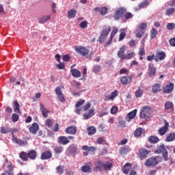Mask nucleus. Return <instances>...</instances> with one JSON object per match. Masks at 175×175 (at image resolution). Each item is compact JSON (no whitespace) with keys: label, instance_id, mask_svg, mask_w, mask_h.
<instances>
[{"label":"nucleus","instance_id":"f257e3e1","mask_svg":"<svg viewBox=\"0 0 175 175\" xmlns=\"http://www.w3.org/2000/svg\"><path fill=\"white\" fill-rule=\"evenodd\" d=\"M112 168L113 161H111L103 162L102 160H98L94 162V172H109Z\"/></svg>","mask_w":175,"mask_h":175},{"label":"nucleus","instance_id":"f03ea898","mask_svg":"<svg viewBox=\"0 0 175 175\" xmlns=\"http://www.w3.org/2000/svg\"><path fill=\"white\" fill-rule=\"evenodd\" d=\"M111 31V27L110 25H105L103 27V29L100 31V36L98 38V42L100 43H103L107 36H109V33Z\"/></svg>","mask_w":175,"mask_h":175},{"label":"nucleus","instance_id":"7ed1b4c3","mask_svg":"<svg viewBox=\"0 0 175 175\" xmlns=\"http://www.w3.org/2000/svg\"><path fill=\"white\" fill-rule=\"evenodd\" d=\"M154 154H162V157L165 162L169 161V153L167 152V150L165 147V144H162L159 146L157 148L154 150Z\"/></svg>","mask_w":175,"mask_h":175},{"label":"nucleus","instance_id":"20e7f679","mask_svg":"<svg viewBox=\"0 0 175 175\" xmlns=\"http://www.w3.org/2000/svg\"><path fill=\"white\" fill-rule=\"evenodd\" d=\"M146 29L147 23H141L139 27H138L136 31H135L136 38H137L138 39H142V38H143V36H144V33H146Z\"/></svg>","mask_w":175,"mask_h":175},{"label":"nucleus","instance_id":"39448f33","mask_svg":"<svg viewBox=\"0 0 175 175\" xmlns=\"http://www.w3.org/2000/svg\"><path fill=\"white\" fill-rule=\"evenodd\" d=\"M126 13V8L125 7H120L118 8L114 14H113V19L116 21H120L122 18L124 17V15Z\"/></svg>","mask_w":175,"mask_h":175},{"label":"nucleus","instance_id":"423d86ee","mask_svg":"<svg viewBox=\"0 0 175 175\" xmlns=\"http://www.w3.org/2000/svg\"><path fill=\"white\" fill-rule=\"evenodd\" d=\"M159 157H149L144 163L146 167H154L159 163Z\"/></svg>","mask_w":175,"mask_h":175},{"label":"nucleus","instance_id":"0eeeda50","mask_svg":"<svg viewBox=\"0 0 175 175\" xmlns=\"http://www.w3.org/2000/svg\"><path fill=\"white\" fill-rule=\"evenodd\" d=\"M75 51L82 57H85L86 55H88V54H90V50L88 49L87 47L84 46H76Z\"/></svg>","mask_w":175,"mask_h":175},{"label":"nucleus","instance_id":"6e6552de","mask_svg":"<svg viewBox=\"0 0 175 175\" xmlns=\"http://www.w3.org/2000/svg\"><path fill=\"white\" fill-rule=\"evenodd\" d=\"M151 110V107L150 106H144L140 111L139 117L140 118L144 119V118H148V111Z\"/></svg>","mask_w":175,"mask_h":175},{"label":"nucleus","instance_id":"1a4fd4ad","mask_svg":"<svg viewBox=\"0 0 175 175\" xmlns=\"http://www.w3.org/2000/svg\"><path fill=\"white\" fill-rule=\"evenodd\" d=\"M166 58V53L165 51H158L155 54L154 61L158 62L159 61H163Z\"/></svg>","mask_w":175,"mask_h":175},{"label":"nucleus","instance_id":"9d476101","mask_svg":"<svg viewBox=\"0 0 175 175\" xmlns=\"http://www.w3.org/2000/svg\"><path fill=\"white\" fill-rule=\"evenodd\" d=\"M150 152H151L150 150L142 148L141 149L139 150V159H141V161H143L144 158H147V155H148Z\"/></svg>","mask_w":175,"mask_h":175},{"label":"nucleus","instance_id":"9b49d317","mask_svg":"<svg viewBox=\"0 0 175 175\" xmlns=\"http://www.w3.org/2000/svg\"><path fill=\"white\" fill-rule=\"evenodd\" d=\"M126 51V46L125 45L121 46L117 53L118 58H120V59H125V56L126 55V54H125Z\"/></svg>","mask_w":175,"mask_h":175},{"label":"nucleus","instance_id":"f8f14e48","mask_svg":"<svg viewBox=\"0 0 175 175\" xmlns=\"http://www.w3.org/2000/svg\"><path fill=\"white\" fill-rule=\"evenodd\" d=\"M68 151L71 155H77L79 154V148H77V145L72 144L69 146Z\"/></svg>","mask_w":175,"mask_h":175},{"label":"nucleus","instance_id":"ddd939ff","mask_svg":"<svg viewBox=\"0 0 175 175\" xmlns=\"http://www.w3.org/2000/svg\"><path fill=\"white\" fill-rule=\"evenodd\" d=\"M165 125L159 129V134L160 136H163L167 131L169 130V122H166V120L164 121Z\"/></svg>","mask_w":175,"mask_h":175},{"label":"nucleus","instance_id":"4468645a","mask_svg":"<svg viewBox=\"0 0 175 175\" xmlns=\"http://www.w3.org/2000/svg\"><path fill=\"white\" fill-rule=\"evenodd\" d=\"M174 88V83H170V84L163 88V92L164 94H170V92H173Z\"/></svg>","mask_w":175,"mask_h":175},{"label":"nucleus","instance_id":"2eb2a0df","mask_svg":"<svg viewBox=\"0 0 175 175\" xmlns=\"http://www.w3.org/2000/svg\"><path fill=\"white\" fill-rule=\"evenodd\" d=\"M165 111H173L174 110V104L172 101H166L164 104Z\"/></svg>","mask_w":175,"mask_h":175},{"label":"nucleus","instance_id":"dca6fc26","mask_svg":"<svg viewBox=\"0 0 175 175\" xmlns=\"http://www.w3.org/2000/svg\"><path fill=\"white\" fill-rule=\"evenodd\" d=\"M51 157H53L51 151L46 150L42 153L40 159H42V161H46V159H51Z\"/></svg>","mask_w":175,"mask_h":175},{"label":"nucleus","instance_id":"f3484780","mask_svg":"<svg viewBox=\"0 0 175 175\" xmlns=\"http://www.w3.org/2000/svg\"><path fill=\"white\" fill-rule=\"evenodd\" d=\"M120 83L122 85H126V84L132 83V77L129 75L124 76L120 79Z\"/></svg>","mask_w":175,"mask_h":175},{"label":"nucleus","instance_id":"a211bd4d","mask_svg":"<svg viewBox=\"0 0 175 175\" xmlns=\"http://www.w3.org/2000/svg\"><path fill=\"white\" fill-rule=\"evenodd\" d=\"M70 142V141L68 139V137L60 136L57 138V143L62 146H66Z\"/></svg>","mask_w":175,"mask_h":175},{"label":"nucleus","instance_id":"6ab92c4d","mask_svg":"<svg viewBox=\"0 0 175 175\" xmlns=\"http://www.w3.org/2000/svg\"><path fill=\"white\" fill-rule=\"evenodd\" d=\"M29 131L30 133L33 135H36L38 133V131H39V124L38 123L34 122L31 124V126L29 128Z\"/></svg>","mask_w":175,"mask_h":175},{"label":"nucleus","instance_id":"aec40b11","mask_svg":"<svg viewBox=\"0 0 175 175\" xmlns=\"http://www.w3.org/2000/svg\"><path fill=\"white\" fill-rule=\"evenodd\" d=\"M137 113V109H134L133 111L129 113L126 116V121H127V122H131V121H132V120L136 117Z\"/></svg>","mask_w":175,"mask_h":175},{"label":"nucleus","instance_id":"412c9836","mask_svg":"<svg viewBox=\"0 0 175 175\" xmlns=\"http://www.w3.org/2000/svg\"><path fill=\"white\" fill-rule=\"evenodd\" d=\"M148 72L150 77L155 76L157 75V67H154V64H150L148 65Z\"/></svg>","mask_w":175,"mask_h":175},{"label":"nucleus","instance_id":"4be33fe9","mask_svg":"<svg viewBox=\"0 0 175 175\" xmlns=\"http://www.w3.org/2000/svg\"><path fill=\"white\" fill-rule=\"evenodd\" d=\"M0 132L1 133H3V135H5L6 133H9V132L10 133H12V136H14V132H16V129H8V128L5 127V126H1L0 128Z\"/></svg>","mask_w":175,"mask_h":175},{"label":"nucleus","instance_id":"5701e85b","mask_svg":"<svg viewBox=\"0 0 175 175\" xmlns=\"http://www.w3.org/2000/svg\"><path fill=\"white\" fill-rule=\"evenodd\" d=\"M152 91L154 94H158L162 91V86L159 83H154L152 86Z\"/></svg>","mask_w":175,"mask_h":175},{"label":"nucleus","instance_id":"b1692460","mask_svg":"<svg viewBox=\"0 0 175 175\" xmlns=\"http://www.w3.org/2000/svg\"><path fill=\"white\" fill-rule=\"evenodd\" d=\"M40 107L42 114V117H44V118H47V117H49V113H50V111L44 108V105H43L42 103L40 104Z\"/></svg>","mask_w":175,"mask_h":175},{"label":"nucleus","instance_id":"393cba45","mask_svg":"<svg viewBox=\"0 0 175 175\" xmlns=\"http://www.w3.org/2000/svg\"><path fill=\"white\" fill-rule=\"evenodd\" d=\"M51 18V15H46L44 16H41L38 18V23L40 24H44V23H47L49 20Z\"/></svg>","mask_w":175,"mask_h":175},{"label":"nucleus","instance_id":"a878e982","mask_svg":"<svg viewBox=\"0 0 175 175\" xmlns=\"http://www.w3.org/2000/svg\"><path fill=\"white\" fill-rule=\"evenodd\" d=\"M66 133H68V135H76V133L77 132V129L76 126H69L67 129H66Z\"/></svg>","mask_w":175,"mask_h":175},{"label":"nucleus","instance_id":"bb28decb","mask_svg":"<svg viewBox=\"0 0 175 175\" xmlns=\"http://www.w3.org/2000/svg\"><path fill=\"white\" fill-rule=\"evenodd\" d=\"M95 116V110L94 109H90L89 110L88 113H85L83 115V120H88Z\"/></svg>","mask_w":175,"mask_h":175},{"label":"nucleus","instance_id":"cd10ccee","mask_svg":"<svg viewBox=\"0 0 175 175\" xmlns=\"http://www.w3.org/2000/svg\"><path fill=\"white\" fill-rule=\"evenodd\" d=\"M27 154L29 159H31L32 161L36 159V157H38V153L36 152V150H29Z\"/></svg>","mask_w":175,"mask_h":175},{"label":"nucleus","instance_id":"c85d7f7f","mask_svg":"<svg viewBox=\"0 0 175 175\" xmlns=\"http://www.w3.org/2000/svg\"><path fill=\"white\" fill-rule=\"evenodd\" d=\"M70 73L73 77H75L76 79H79V77H81V72H80V70L77 69H72L70 70Z\"/></svg>","mask_w":175,"mask_h":175},{"label":"nucleus","instance_id":"c756f323","mask_svg":"<svg viewBox=\"0 0 175 175\" xmlns=\"http://www.w3.org/2000/svg\"><path fill=\"white\" fill-rule=\"evenodd\" d=\"M175 140V133L174 132H171L169 134H167L165 142H174Z\"/></svg>","mask_w":175,"mask_h":175},{"label":"nucleus","instance_id":"7c9ffc66","mask_svg":"<svg viewBox=\"0 0 175 175\" xmlns=\"http://www.w3.org/2000/svg\"><path fill=\"white\" fill-rule=\"evenodd\" d=\"M14 105V111L15 113H18V114H21V111L20 110V104H18V102L17 100L13 101Z\"/></svg>","mask_w":175,"mask_h":175},{"label":"nucleus","instance_id":"2f4dec72","mask_svg":"<svg viewBox=\"0 0 175 175\" xmlns=\"http://www.w3.org/2000/svg\"><path fill=\"white\" fill-rule=\"evenodd\" d=\"M88 135L89 136H92L96 133V129L94 126H90L87 128Z\"/></svg>","mask_w":175,"mask_h":175},{"label":"nucleus","instance_id":"473e14b6","mask_svg":"<svg viewBox=\"0 0 175 175\" xmlns=\"http://www.w3.org/2000/svg\"><path fill=\"white\" fill-rule=\"evenodd\" d=\"M148 141L151 144H156V143H158V142H159V138L157 136L152 135L148 137Z\"/></svg>","mask_w":175,"mask_h":175},{"label":"nucleus","instance_id":"72a5a7b5","mask_svg":"<svg viewBox=\"0 0 175 175\" xmlns=\"http://www.w3.org/2000/svg\"><path fill=\"white\" fill-rule=\"evenodd\" d=\"M130 151L131 149H129V146L122 147L120 150V155H126V154H128V152Z\"/></svg>","mask_w":175,"mask_h":175},{"label":"nucleus","instance_id":"f704fd0d","mask_svg":"<svg viewBox=\"0 0 175 175\" xmlns=\"http://www.w3.org/2000/svg\"><path fill=\"white\" fill-rule=\"evenodd\" d=\"M77 11L75 9H72L68 12V18H75L76 17V14Z\"/></svg>","mask_w":175,"mask_h":175},{"label":"nucleus","instance_id":"c9c22d12","mask_svg":"<svg viewBox=\"0 0 175 175\" xmlns=\"http://www.w3.org/2000/svg\"><path fill=\"white\" fill-rule=\"evenodd\" d=\"M8 170L5 171V173L8 175H14V167H13V164L10 163L8 166Z\"/></svg>","mask_w":175,"mask_h":175},{"label":"nucleus","instance_id":"e433bc0d","mask_svg":"<svg viewBox=\"0 0 175 175\" xmlns=\"http://www.w3.org/2000/svg\"><path fill=\"white\" fill-rule=\"evenodd\" d=\"M144 130L142 127L137 128L134 132L135 137H140L141 135H143Z\"/></svg>","mask_w":175,"mask_h":175},{"label":"nucleus","instance_id":"4c0bfd02","mask_svg":"<svg viewBox=\"0 0 175 175\" xmlns=\"http://www.w3.org/2000/svg\"><path fill=\"white\" fill-rule=\"evenodd\" d=\"M19 158H21L22 161H28V158H29L28 153L25 152H21V153L19 154Z\"/></svg>","mask_w":175,"mask_h":175},{"label":"nucleus","instance_id":"58836bf2","mask_svg":"<svg viewBox=\"0 0 175 175\" xmlns=\"http://www.w3.org/2000/svg\"><path fill=\"white\" fill-rule=\"evenodd\" d=\"M82 150H83L85 151H92V152H94V151H95V150H96V148L95 146L89 147L88 146L85 145V146H82Z\"/></svg>","mask_w":175,"mask_h":175},{"label":"nucleus","instance_id":"ea45409f","mask_svg":"<svg viewBox=\"0 0 175 175\" xmlns=\"http://www.w3.org/2000/svg\"><path fill=\"white\" fill-rule=\"evenodd\" d=\"M81 170L83 173H91V167L89 165H83L81 167Z\"/></svg>","mask_w":175,"mask_h":175},{"label":"nucleus","instance_id":"a19ab883","mask_svg":"<svg viewBox=\"0 0 175 175\" xmlns=\"http://www.w3.org/2000/svg\"><path fill=\"white\" fill-rule=\"evenodd\" d=\"M131 166H132V164H131V163H126L124 166V170H123V173L124 174H128V173H129V171L131 170V169L129 168H126V167H131Z\"/></svg>","mask_w":175,"mask_h":175},{"label":"nucleus","instance_id":"79ce46f5","mask_svg":"<svg viewBox=\"0 0 175 175\" xmlns=\"http://www.w3.org/2000/svg\"><path fill=\"white\" fill-rule=\"evenodd\" d=\"M157 35H158V31H157L156 28H152L150 31V39H155Z\"/></svg>","mask_w":175,"mask_h":175},{"label":"nucleus","instance_id":"37998d69","mask_svg":"<svg viewBox=\"0 0 175 175\" xmlns=\"http://www.w3.org/2000/svg\"><path fill=\"white\" fill-rule=\"evenodd\" d=\"M135 97L136 98H142L143 96V90L139 88L135 93Z\"/></svg>","mask_w":175,"mask_h":175},{"label":"nucleus","instance_id":"c03bdc74","mask_svg":"<svg viewBox=\"0 0 175 175\" xmlns=\"http://www.w3.org/2000/svg\"><path fill=\"white\" fill-rule=\"evenodd\" d=\"M55 154H61L64 151V146H55L54 148Z\"/></svg>","mask_w":175,"mask_h":175},{"label":"nucleus","instance_id":"a18cd8bd","mask_svg":"<svg viewBox=\"0 0 175 175\" xmlns=\"http://www.w3.org/2000/svg\"><path fill=\"white\" fill-rule=\"evenodd\" d=\"M14 141L16 144H18V146H25L27 144V142H24L20 139H17L16 137H14Z\"/></svg>","mask_w":175,"mask_h":175},{"label":"nucleus","instance_id":"49530a36","mask_svg":"<svg viewBox=\"0 0 175 175\" xmlns=\"http://www.w3.org/2000/svg\"><path fill=\"white\" fill-rule=\"evenodd\" d=\"M136 55V53L135 52H130L126 54V56L124 57V59H131V58H133Z\"/></svg>","mask_w":175,"mask_h":175},{"label":"nucleus","instance_id":"de8ad7c7","mask_svg":"<svg viewBox=\"0 0 175 175\" xmlns=\"http://www.w3.org/2000/svg\"><path fill=\"white\" fill-rule=\"evenodd\" d=\"M64 165H59L56 167L57 173H59V174H64Z\"/></svg>","mask_w":175,"mask_h":175},{"label":"nucleus","instance_id":"09e8293b","mask_svg":"<svg viewBox=\"0 0 175 175\" xmlns=\"http://www.w3.org/2000/svg\"><path fill=\"white\" fill-rule=\"evenodd\" d=\"M118 96V92L117 90H115L111 93V96L109 97V99L110 100H113L114 98H116V96Z\"/></svg>","mask_w":175,"mask_h":175},{"label":"nucleus","instance_id":"8fccbe9b","mask_svg":"<svg viewBox=\"0 0 175 175\" xmlns=\"http://www.w3.org/2000/svg\"><path fill=\"white\" fill-rule=\"evenodd\" d=\"M175 12V8H170L166 10V15L167 16H170L171 14H173Z\"/></svg>","mask_w":175,"mask_h":175},{"label":"nucleus","instance_id":"3c124183","mask_svg":"<svg viewBox=\"0 0 175 175\" xmlns=\"http://www.w3.org/2000/svg\"><path fill=\"white\" fill-rule=\"evenodd\" d=\"M12 122H17V121L20 120V116H18L17 113H12Z\"/></svg>","mask_w":175,"mask_h":175},{"label":"nucleus","instance_id":"603ef678","mask_svg":"<svg viewBox=\"0 0 175 175\" xmlns=\"http://www.w3.org/2000/svg\"><path fill=\"white\" fill-rule=\"evenodd\" d=\"M92 72H94V73H99L100 72V66L99 65L94 66Z\"/></svg>","mask_w":175,"mask_h":175},{"label":"nucleus","instance_id":"864d4df0","mask_svg":"<svg viewBox=\"0 0 175 175\" xmlns=\"http://www.w3.org/2000/svg\"><path fill=\"white\" fill-rule=\"evenodd\" d=\"M126 126V123L124 120H120L118 123V128H125Z\"/></svg>","mask_w":175,"mask_h":175},{"label":"nucleus","instance_id":"5fc2aeb1","mask_svg":"<svg viewBox=\"0 0 175 175\" xmlns=\"http://www.w3.org/2000/svg\"><path fill=\"white\" fill-rule=\"evenodd\" d=\"M124 17L125 20H129V19L132 18V17H133V14H132V13H131V12H125Z\"/></svg>","mask_w":175,"mask_h":175},{"label":"nucleus","instance_id":"6e6d98bb","mask_svg":"<svg viewBox=\"0 0 175 175\" xmlns=\"http://www.w3.org/2000/svg\"><path fill=\"white\" fill-rule=\"evenodd\" d=\"M107 8L102 7L100 11V14H101V16H105V14H107Z\"/></svg>","mask_w":175,"mask_h":175},{"label":"nucleus","instance_id":"4d7b16f0","mask_svg":"<svg viewBox=\"0 0 175 175\" xmlns=\"http://www.w3.org/2000/svg\"><path fill=\"white\" fill-rule=\"evenodd\" d=\"M84 103H85V100H79V101L75 104V107H76V108L81 107V106H83V105H84Z\"/></svg>","mask_w":175,"mask_h":175},{"label":"nucleus","instance_id":"13d9d810","mask_svg":"<svg viewBox=\"0 0 175 175\" xmlns=\"http://www.w3.org/2000/svg\"><path fill=\"white\" fill-rule=\"evenodd\" d=\"M62 60L64 62H69V61H70V56H69V55H64L62 57Z\"/></svg>","mask_w":175,"mask_h":175},{"label":"nucleus","instance_id":"bf43d9fd","mask_svg":"<svg viewBox=\"0 0 175 175\" xmlns=\"http://www.w3.org/2000/svg\"><path fill=\"white\" fill-rule=\"evenodd\" d=\"M118 32V29H113L111 31V36H110L111 39H113V38H114V36H116V35H117Z\"/></svg>","mask_w":175,"mask_h":175},{"label":"nucleus","instance_id":"052dcab7","mask_svg":"<svg viewBox=\"0 0 175 175\" xmlns=\"http://www.w3.org/2000/svg\"><path fill=\"white\" fill-rule=\"evenodd\" d=\"M175 28V24L174 23H168L167 25V29H169V31H172L173 29H174Z\"/></svg>","mask_w":175,"mask_h":175},{"label":"nucleus","instance_id":"680f3d73","mask_svg":"<svg viewBox=\"0 0 175 175\" xmlns=\"http://www.w3.org/2000/svg\"><path fill=\"white\" fill-rule=\"evenodd\" d=\"M88 25V23L85 21H83L80 23L79 27H81V28L85 29V28H87Z\"/></svg>","mask_w":175,"mask_h":175},{"label":"nucleus","instance_id":"e2e57ef3","mask_svg":"<svg viewBox=\"0 0 175 175\" xmlns=\"http://www.w3.org/2000/svg\"><path fill=\"white\" fill-rule=\"evenodd\" d=\"M103 143H105V137H101L96 139L97 144H103Z\"/></svg>","mask_w":175,"mask_h":175},{"label":"nucleus","instance_id":"0e129e2a","mask_svg":"<svg viewBox=\"0 0 175 175\" xmlns=\"http://www.w3.org/2000/svg\"><path fill=\"white\" fill-rule=\"evenodd\" d=\"M117 111H118V107L117 106H113L111 109V114H116Z\"/></svg>","mask_w":175,"mask_h":175},{"label":"nucleus","instance_id":"69168bd1","mask_svg":"<svg viewBox=\"0 0 175 175\" xmlns=\"http://www.w3.org/2000/svg\"><path fill=\"white\" fill-rule=\"evenodd\" d=\"M55 91L57 96L62 94V90L61 89V87H57Z\"/></svg>","mask_w":175,"mask_h":175},{"label":"nucleus","instance_id":"338daca9","mask_svg":"<svg viewBox=\"0 0 175 175\" xmlns=\"http://www.w3.org/2000/svg\"><path fill=\"white\" fill-rule=\"evenodd\" d=\"M45 125H46V126L49 128H51V126L53 125V121H51L50 119L46 120L45 122Z\"/></svg>","mask_w":175,"mask_h":175},{"label":"nucleus","instance_id":"774afa93","mask_svg":"<svg viewBox=\"0 0 175 175\" xmlns=\"http://www.w3.org/2000/svg\"><path fill=\"white\" fill-rule=\"evenodd\" d=\"M90 107H91V103L90 102L86 103L83 107L84 111H87V110L90 109Z\"/></svg>","mask_w":175,"mask_h":175}]
</instances>
